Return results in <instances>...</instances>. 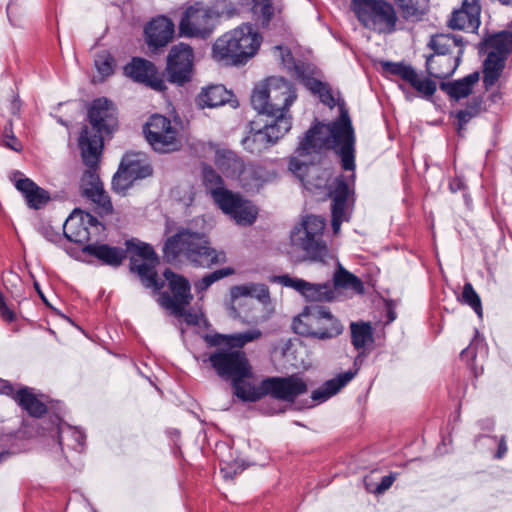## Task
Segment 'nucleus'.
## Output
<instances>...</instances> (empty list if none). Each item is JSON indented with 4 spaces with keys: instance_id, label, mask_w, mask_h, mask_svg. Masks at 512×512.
I'll return each mask as SVG.
<instances>
[{
    "instance_id": "obj_42",
    "label": "nucleus",
    "mask_w": 512,
    "mask_h": 512,
    "mask_svg": "<svg viewBox=\"0 0 512 512\" xmlns=\"http://www.w3.org/2000/svg\"><path fill=\"white\" fill-rule=\"evenodd\" d=\"M382 67L385 72L401 77L406 82L414 79L415 70L410 65L403 63L384 62Z\"/></svg>"
},
{
    "instance_id": "obj_58",
    "label": "nucleus",
    "mask_w": 512,
    "mask_h": 512,
    "mask_svg": "<svg viewBox=\"0 0 512 512\" xmlns=\"http://www.w3.org/2000/svg\"><path fill=\"white\" fill-rule=\"evenodd\" d=\"M308 85H309V88L314 92V93H319L326 85L323 84L322 82L318 81V80H311L308 82Z\"/></svg>"
},
{
    "instance_id": "obj_23",
    "label": "nucleus",
    "mask_w": 512,
    "mask_h": 512,
    "mask_svg": "<svg viewBox=\"0 0 512 512\" xmlns=\"http://www.w3.org/2000/svg\"><path fill=\"white\" fill-rule=\"evenodd\" d=\"M124 72L135 82L145 84L156 91H163L166 88L165 82L158 75L155 65L146 59L133 58L130 63L125 65Z\"/></svg>"
},
{
    "instance_id": "obj_2",
    "label": "nucleus",
    "mask_w": 512,
    "mask_h": 512,
    "mask_svg": "<svg viewBox=\"0 0 512 512\" xmlns=\"http://www.w3.org/2000/svg\"><path fill=\"white\" fill-rule=\"evenodd\" d=\"M262 333L252 329L233 335L216 334L208 337L211 345H226L228 348H219L210 354L208 360L217 375L224 379L249 378L251 367L248 359L240 349L247 343L257 340Z\"/></svg>"
},
{
    "instance_id": "obj_12",
    "label": "nucleus",
    "mask_w": 512,
    "mask_h": 512,
    "mask_svg": "<svg viewBox=\"0 0 512 512\" xmlns=\"http://www.w3.org/2000/svg\"><path fill=\"white\" fill-rule=\"evenodd\" d=\"M145 138L151 148L158 153H171L181 148L179 129L163 115H152L143 128Z\"/></svg>"
},
{
    "instance_id": "obj_13",
    "label": "nucleus",
    "mask_w": 512,
    "mask_h": 512,
    "mask_svg": "<svg viewBox=\"0 0 512 512\" xmlns=\"http://www.w3.org/2000/svg\"><path fill=\"white\" fill-rule=\"evenodd\" d=\"M165 279L168 281L169 289L172 293L162 292L159 296V304L169 310L175 316H182L183 310L190 304L193 296L190 292L189 281L170 269H166L163 273Z\"/></svg>"
},
{
    "instance_id": "obj_26",
    "label": "nucleus",
    "mask_w": 512,
    "mask_h": 512,
    "mask_svg": "<svg viewBox=\"0 0 512 512\" xmlns=\"http://www.w3.org/2000/svg\"><path fill=\"white\" fill-rule=\"evenodd\" d=\"M462 50L455 55L448 53H433L426 57V70L428 74L437 79L450 77L457 69Z\"/></svg>"
},
{
    "instance_id": "obj_35",
    "label": "nucleus",
    "mask_w": 512,
    "mask_h": 512,
    "mask_svg": "<svg viewBox=\"0 0 512 512\" xmlns=\"http://www.w3.org/2000/svg\"><path fill=\"white\" fill-rule=\"evenodd\" d=\"M428 46L434 53L455 55L462 50V39L452 34H436L431 37Z\"/></svg>"
},
{
    "instance_id": "obj_11",
    "label": "nucleus",
    "mask_w": 512,
    "mask_h": 512,
    "mask_svg": "<svg viewBox=\"0 0 512 512\" xmlns=\"http://www.w3.org/2000/svg\"><path fill=\"white\" fill-rule=\"evenodd\" d=\"M487 58L484 61V85L487 89L492 87L499 79L504 69L507 55L512 52V33L502 31L491 35L484 41Z\"/></svg>"
},
{
    "instance_id": "obj_8",
    "label": "nucleus",
    "mask_w": 512,
    "mask_h": 512,
    "mask_svg": "<svg viewBox=\"0 0 512 512\" xmlns=\"http://www.w3.org/2000/svg\"><path fill=\"white\" fill-rule=\"evenodd\" d=\"M351 9L361 25L374 33L388 35L397 30L399 17L386 0H352Z\"/></svg>"
},
{
    "instance_id": "obj_32",
    "label": "nucleus",
    "mask_w": 512,
    "mask_h": 512,
    "mask_svg": "<svg viewBox=\"0 0 512 512\" xmlns=\"http://www.w3.org/2000/svg\"><path fill=\"white\" fill-rule=\"evenodd\" d=\"M273 118L270 123H266L262 128L268 136L270 144H276L292 128V117L290 114L268 115Z\"/></svg>"
},
{
    "instance_id": "obj_62",
    "label": "nucleus",
    "mask_w": 512,
    "mask_h": 512,
    "mask_svg": "<svg viewBox=\"0 0 512 512\" xmlns=\"http://www.w3.org/2000/svg\"><path fill=\"white\" fill-rule=\"evenodd\" d=\"M35 288H36V290H37L38 294L40 295V297L43 299V301H45V302H46V299H45V297H44L43 293L41 292V290H40V288H39V285H38L37 283H35Z\"/></svg>"
},
{
    "instance_id": "obj_51",
    "label": "nucleus",
    "mask_w": 512,
    "mask_h": 512,
    "mask_svg": "<svg viewBox=\"0 0 512 512\" xmlns=\"http://www.w3.org/2000/svg\"><path fill=\"white\" fill-rule=\"evenodd\" d=\"M4 144L6 147L19 152L22 149L21 143L17 140V138L11 133L9 134L7 131L4 135Z\"/></svg>"
},
{
    "instance_id": "obj_36",
    "label": "nucleus",
    "mask_w": 512,
    "mask_h": 512,
    "mask_svg": "<svg viewBox=\"0 0 512 512\" xmlns=\"http://www.w3.org/2000/svg\"><path fill=\"white\" fill-rule=\"evenodd\" d=\"M245 378H235L232 381L234 394L243 401L255 402L267 395L264 389V380L259 386H254L244 380Z\"/></svg>"
},
{
    "instance_id": "obj_28",
    "label": "nucleus",
    "mask_w": 512,
    "mask_h": 512,
    "mask_svg": "<svg viewBox=\"0 0 512 512\" xmlns=\"http://www.w3.org/2000/svg\"><path fill=\"white\" fill-rule=\"evenodd\" d=\"M357 374V370H349L338 374L335 378L327 380L322 386L314 390L311 399L318 403L328 400L346 386Z\"/></svg>"
},
{
    "instance_id": "obj_7",
    "label": "nucleus",
    "mask_w": 512,
    "mask_h": 512,
    "mask_svg": "<svg viewBox=\"0 0 512 512\" xmlns=\"http://www.w3.org/2000/svg\"><path fill=\"white\" fill-rule=\"evenodd\" d=\"M296 98V91L290 82L273 76L254 88L251 104L259 114H289V107Z\"/></svg>"
},
{
    "instance_id": "obj_39",
    "label": "nucleus",
    "mask_w": 512,
    "mask_h": 512,
    "mask_svg": "<svg viewBox=\"0 0 512 512\" xmlns=\"http://www.w3.org/2000/svg\"><path fill=\"white\" fill-rule=\"evenodd\" d=\"M405 20L418 22L422 20L429 7V0H396Z\"/></svg>"
},
{
    "instance_id": "obj_43",
    "label": "nucleus",
    "mask_w": 512,
    "mask_h": 512,
    "mask_svg": "<svg viewBox=\"0 0 512 512\" xmlns=\"http://www.w3.org/2000/svg\"><path fill=\"white\" fill-rule=\"evenodd\" d=\"M134 181L135 179L120 163L119 169L112 179V188L116 193L124 194Z\"/></svg>"
},
{
    "instance_id": "obj_18",
    "label": "nucleus",
    "mask_w": 512,
    "mask_h": 512,
    "mask_svg": "<svg viewBox=\"0 0 512 512\" xmlns=\"http://www.w3.org/2000/svg\"><path fill=\"white\" fill-rule=\"evenodd\" d=\"M136 253L141 260L132 258L131 270L137 273L145 287L159 291L163 287V283L157 279L156 266L159 260L154 249L148 244L141 243L136 246Z\"/></svg>"
},
{
    "instance_id": "obj_21",
    "label": "nucleus",
    "mask_w": 512,
    "mask_h": 512,
    "mask_svg": "<svg viewBox=\"0 0 512 512\" xmlns=\"http://www.w3.org/2000/svg\"><path fill=\"white\" fill-rule=\"evenodd\" d=\"M280 284L293 288L310 302H329L334 298V289L330 283H311L289 275L278 277Z\"/></svg>"
},
{
    "instance_id": "obj_22",
    "label": "nucleus",
    "mask_w": 512,
    "mask_h": 512,
    "mask_svg": "<svg viewBox=\"0 0 512 512\" xmlns=\"http://www.w3.org/2000/svg\"><path fill=\"white\" fill-rule=\"evenodd\" d=\"M328 194L332 199V229L334 234H338L341 224L350 217L349 187L342 176L335 179L334 186L329 189Z\"/></svg>"
},
{
    "instance_id": "obj_33",
    "label": "nucleus",
    "mask_w": 512,
    "mask_h": 512,
    "mask_svg": "<svg viewBox=\"0 0 512 512\" xmlns=\"http://www.w3.org/2000/svg\"><path fill=\"white\" fill-rule=\"evenodd\" d=\"M256 124V121L251 122L249 134L241 141L243 148L252 154H260L272 146L264 128L257 127Z\"/></svg>"
},
{
    "instance_id": "obj_20",
    "label": "nucleus",
    "mask_w": 512,
    "mask_h": 512,
    "mask_svg": "<svg viewBox=\"0 0 512 512\" xmlns=\"http://www.w3.org/2000/svg\"><path fill=\"white\" fill-rule=\"evenodd\" d=\"M267 395L273 398L293 402L296 397L307 391L306 383L298 376L271 377L264 380Z\"/></svg>"
},
{
    "instance_id": "obj_25",
    "label": "nucleus",
    "mask_w": 512,
    "mask_h": 512,
    "mask_svg": "<svg viewBox=\"0 0 512 512\" xmlns=\"http://www.w3.org/2000/svg\"><path fill=\"white\" fill-rule=\"evenodd\" d=\"M481 5L479 0H463L462 6L454 10L449 26L458 30H476L480 25Z\"/></svg>"
},
{
    "instance_id": "obj_64",
    "label": "nucleus",
    "mask_w": 512,
    "mask_h": 512,
    "mask_svg": "<svg viewBox=\"0 0 512 512\" xmlns=\"http://www.w3.org/2000/svg\"><path fill=\"white\" fill-rule=\"evenodd\" d=\"M501 3L505 4V5H509V4H512V0H499Z\"/></svg>"
},
{
    "instance_id": "obj_44",
    "label": "nucleus",
    "mask_w": 512,
    "mask_h": 512,
    "mask_svg": "<svg viewBox=\"0 0 512 512\" xmlns=\"http://www.w3.org/2000/svg\"><path fill=\"white\" fill-rule=\"evenodd\" d=\"M234 273V270L232 268L226 267L222 268L216 271H213L207 275H205L203 278H201L196 284L195 288L198 291H205L208 289L214 282L223 279L224 277H227L229 275H232Z\"/></svg>"
},
{
    "instance_id": "obj_6",
    "label": "nucleus",
    "mask_w": 512,
    "mask_h": 512,
    "mask_svg": "<svg viewBox=\"0 0 512 512\" xmlns=\"http://www.w3.org/2000/svg\"><path fill=\"white\" fill-rule=\"evenodd\" d=\"M260 43V35L251 25L244 24L216 40L213 57L229 64L244 63L257 52Z\"/></svg>"
},
{
    "instance_id": "obj_49",
    "label": "nucleus",
    "mask_w": 512,
    "mask_h": 512,
    "mask_svg": "<svg viewBox=\"0 0 512 512\" xmlns=\"http://www.w3.org/2000/svg\"><path fill=\"white\" fill-rule=\"evenodd\" d=\"M95 66L101 75L108 76L113 72V58L107 53L99 54L95 58Z\"/></svg>"
},
{
    "instance_id": "obj_41",
    "label": "nucleus",
    "mask_w": 512,
    "mask_h": 512,
    "mask_svg": "<svg viewBox=\"0 0 512 512\" xmlns=\"http://www.w3.org/2000/svg\"><path fill=\"white\" fill-rule=\"evenodd\" d=\"M333 280L335 287L352 289L353 291L358 293H361L363 291V284L361 280L352 273L342 268L341 266H339V269L334 274Z\"/></svg>"
},
{
    "instance_id": "obj_59",
    "label": "nucleus",
    "mask_w": 512,
    "mask_h": 512,
    "mask_svg": "<svg viewBox=\"0 0 512 512\" xmlns=\"http://www.w3.org/2000/svg\"><path fill=\"white\" fill-rule=\"evenodd\" d=\"M181 317H184L185 321L188 324H197L198 323V317L196 314L191 312H185V309L183 310V315Z\"/></svg>"
},
{
    "instance_id": "obj_50",
    "label": "nucleus",
    "mask_w": 512,
    "mask_h": 512,
    "mask_svg": "<svg viewBox=\"0 0 512 512\" xmlns=\"http://www.w3.org/2000/svg\"><path fill=\"white\" fill-rule=\"evenodd\" d=\"M457 118V132L459 136H463V130L465 129V125L473 118V114H469L464 110H460L456 114Z\"/></svg>"
},
{
    "instance_id": "obj_10",
    "label": "nucleus",
    "mask_w": 512,
    "mask_h": 512,
    "mask_svg": "<svg viewBox=\"0 0 512 512\" xmlns=\"http://www.w3.org/2000/svg\"><path fill=\"white\" fill-rule=\"evenodd\" d=\"M293 329L303 336L329 339L341 334L342 325L327 308L310 306L294 319Z\"/></svg>"
},
{
    "instance_id": "obj_52",
    "label": "nucleus",
    "mask_w": 512,
    "mask_h": 512,
    "mask_svg": "<svg viewBox=\"0 0 512 512\" xmlns=\"http://www.w3.org/2000/svg\"><path fill=\"white\" fill-rule=\"evenodd\" d=\"M395 480V476L390 474V475H387V476H384L382 479H381V482L379 483V485L376 487L375 489V493L377 494H382L384 493L386 490H388L393 482Z\"/></svg>"
},
{
    "instance_id": "obj_55",
    "label": "nucleus",
    "mask_w": 512,
    "mask_h": 512,
    "mask_svg": "<svg viewBox=\"0 0 512 512\" xmlns=\"http://www.w3.org/2000/svg\"><path fill=\"white\" fill-rule=\"evenodd\" d=\"M0 315L8 322L14 320V313L8 308L4 301L3 295L0 293Z\"/></svg>"
},
{
    "instance_id": "obj_46",
    "label": "nucleus",
    "mask_w": 512,
    "mask_h": 512,
    "mask_svg": "<svg viewBox=\"0 0 512 512\" xmlns=\"http://www.w3.org/2000/svg\"><path fill=\"white\" fill-rule=\"evenodd\" d=\"M252 10L261 18L263 24H268L273 15V7L269 0H253Z\"/></svg>"
},
{
    "instance_id": "obj_1",
    "label": "nucleus",
    "mask_w": 512,
    "mask_h": 512,
    "mask_svg": "<svg viewBox=\"0 0 512 512\" xmlns=\"http://www.w3.org/2000/svg\"><path fill=\"white\" fill-rule=\"evenodd\" d=\"M355 133L344 107H340L339 117L330 123L316 122L299 141L295 155L290 157L289 171L301 180L309 191L328 187L330 173L313 162L328 150H333L341 158L344 170L355 169Z\"/></svg>"
},
{
    "instance_id": "obj_27",
    "label": "nucleus",
    "mask_w": 512,
    "mask_h": 512,
    "mask_svg": "<svg viewBox=\"0 0 512 512\" xmlns=\"http://www.w3.org/2000/svg\"><path fill=\"white\" fill-rule=\"evenodd\" d=\"M145 35L150 47L166 46L173 38L174 23L165 16H159L145 27Z\"/></svg>"
},
{
    "instance_id": "obj_54",
    "label": "nucleus",
    "mask_w": 512,
    "mask_h": 512,
    "mask_svg": "<svg viewBox=\"0 0 512 512\" xmlns=\"http://www.w3.org/2000/svg\"><path fill=\"white\" fill-rule=\"evenodd\" d=\"M220 471L225 479H233L238 473L243 471V468L238 464H236L235 468L227 464Z\"/></svg>"
},
{
    "instance_id": "obj_15",
    "label": "nucleus",
    "mask_w": 512,
    "mask_h": 512,
    "mask_svg": "<svg viewBox=\"0 0 512 512\" xmlns=\"http://www.w3.org/2000/svg\"><path fill=\"white\" fill-rule=\"evenodd\" d=\"M215 18V13L209 8L199 5L190 6L179 23L180 35L206 38L214 30Z\"/></svg>"
},
{
    "instance_id": "obj_40",
    "label": "nucleus",
    "mask_w": 512,
    "mask_h": 512,
    "mask_svg": "<svg viewBox=\"0 0 512 512\" xmlns=\"http://www.w3.org/2000/svg\"><path fill=\"white\" fill-rule=\"evenodd\" d=\"M353 346L359 350L373 342L372 327L369 323H355L350 325Z\"/></svg>"
},
{
    "instance_id": "obj_19",
    "label": "nucleus",
    "mask_w": 512,
    "mask_h": 512,
    "mask_svg": "<svg viewBox=\"0 0 512 512\" xmlns=\"http://www.w3.org/2000/svg\"><path fill=\"white\" fill-rule=\"evenodd\" d=\"M217 168L228 178L239 179L242 186L250 185L249 178L253 177V166H246L241 157L229 149H218L214 158Z\"/></svg>"
},
{
    "instance_id": "obj_29",
    "label": "nucleus",
    "mask_w": 512,
    "mask_h": 512,
    "mask_svg": "<svg viewBox=\"0 0 512 512\" xmlns=\"http://www.w3.org/2000/svg\"><path fill=\"white\" fill-rule=\"evenodd\" d=\"M83 252L96 257L102 263L110 266H119L126 258V252L119 247H111L106 244H88Z\"/></svg>"
},
{
    "instance_id": "obj_5",
    "label": "nucleus",
    "mask_w": 512,
    "mask_h": 512,
    "mask_svg": "<svg viewBox=\"0 0 512 512\" xmlns=\"http://www.w3.org/2000/svg\"><path fill=\"white\" fill-rule=\"evenodd\" d=\"M202 176L204 185L210 191L213 200L225 214L242 226L255 222L258 213L256 207L238 193L224 188L221 176L212 167L205 165Z\"/></svg>"
},
{
    "instance_id": "obj_4",
    "label": "nucleus",
    "mask_w": 512,
    "mask_h": 512,
    "mask_svg": "<svg viewBox=\"0 0 512 512\" xmlns=\"http://www.w3.org/2000/svg\"><path fill=\"white\" fill-rule=\"evenodd\" d=\"M78 145L81 157L88 169L81 177V190L83 195L93 201L104 213L112 211V203L105 192L103 184L97 174L103 142L99 135H91L87 128L82 129Z\"/></svg>"
},
{
    "instance_id": "obj_16",
    "label": "nucleus",
    "mask_w": 512,
    "mask_h": 512,
    "mask_svg": "<svg viewBox=\"0 0 512 512\" xmlns=\"http://www.w3.org/2000/svg\"><path fill=\"white\" fill-rule=\"evenodd\" d=\"M192 69V48L184 43L173 46L167 59L166 71L168 80L172 83L183 85L191 79Z\"/></svg>"
},
{
    "instance_id": "obj_47",
    "label": "nucleus",
    "mask_w": 512,
    "mask_h": 512,
    "mask_svg": "<svg viewBox=\"0 0 512 512\" xmlns=\"http://www.w3.org/2000/svg\"><path fill=\"white\" fill-rule=\"evenodd\" d=\"M409 84L417 90L419 93L430 97L436 91V83L430 79H421L418 74L415 72L414 79L409 82Z\"/></svg>"
},
{
    "instance_id": "obj_9",
    "label": "nucleus",
    "mask_w": 512,
    "mask_h": 512,
    "mask_svg": "<svg viewBox=\"0 0 512 512\" xmlns=\"http://www.w3.org/2000/svg\"><path fill=\"white\" fill-rule=\"evenodd\" d=\"M325 225L324 218L320 216L305 217L291 232V246L303 251L309 259L324 262L329 256V250L323 241Z\"/></svg>"
},
{
    "instance_id": "obj_30",
    "label": "nucleus",
    "mask_w": 512,
    "mask_h": 512,
    "mask_svg": "<svg viewBox=\"0 0 512 512\" xmlns=\"http://www.w3.org/2000/svg\"><path fill=\"white\" fill-rule=\"evenodd\" d=\"M121 164L135 180L152 174L151 165L143 153H128L123 157Z\"/></svg>"
},
{
    "instance_id": "obj_45",
    "label": "nucleus",
    "mask_w": 512,
    "mask_h": 512,
    "mask_svg": "<svg viewBox=\"0 0 512 512\" xmlns=\"http://www.w3.org/2000/svg\"><path fill=\"white\" fill-rule=\"evenodd\" d=\"M462 300L469 305L479 316L482 315V305L479 295L474 290L471 283H466L463 287Z\"/></svg>"
},
{
    "instance_id": "obj_48",
    "label": "nucleus",
    "mask_w": 512,
    "mask_h": 512,
    "mask_svg": "<svg viewBox=\"0 0 512 512\" xmlns=\"http://www.w3.org/2000/svg\"><path fill=\"white\" fill-rule=\"evenodd\" d=\"M68 437H72L78 446H82L84 444L85 435L83 432L72 427L60 428L58 433L59 444L62 445Z\"/></svg>"
},
{
    "instance_id": "obj_38",
    "label": "nucleus",
    "mask_w": 512,
    "mask_h": 512,
    "mask_svg": "<svg viewBox=\"0 0 512 512\" xmlns=\"http://www.w3.org/2000/svg\"><path fill=\"white\" fill-rule=\"evenodd\" d=\"M15 401L33 417H41L46 412V406L28 389H19L15 396Z\"/></svg>"
},
{
    "instance_id": "obj_34",
    "label": "nucleus",
    "mask_w": 512,
    "mask_h": 512,
    "mask_svg": "<svg viewBox=\"0 0 512 512\" xmlns=\"http://www.w3.org/2000/svg\"><path fill=\"white\" fill-rule=\"evenodd\" d=\"M230 97L231 93L223 85H213L202 90L197 97V103L201 108H214L228 102Z\"/></svg>"
},
{
    "instance_id": "obj_57",
    "label": "nucleus",
    "mask_w": 512,
    "mask_h": 512,
    "mask_svg": "<svg viewBox=\"0 0 512 512\" xmlns=\"http://www.w3.org/2000/svg\"><path fill=\"white\" fill-rule=\"evenodd\" d=\"M480 101H474L471 105L467 106L464 111L468 112L469 114H473V118L478 115L480 111Z\"/></svg>"
},
{
    "instance_id": "obj_60",
    "label": "nucleus",
    "mask_w": 512,
    "mask_h": 512,
    "mask_svg": "<svg viewBox=\"0 0 512 512\" xmlns=\"http://www.w3.org/2000/svg\"><path fill=\"white\" fill-rule=\"evenodd\" d=\"M506 452H507V445L505 443L504 438H502L500 443H499V447H498V450H497V453H496V457L500 459V458H502L505 455Z\"/></svg>"
},
{
    "instance_id": "obj_17",
    "label": "nucleus",
    "mask_w": 512,
    "mask_h": 512,
    "mask_svg": "<svg viewBox=\"0 0 512 512\" xmlns=\"http://www.w3.org/2000/svg\"><path fill=\"white\" fill-rule=\"evenodd\" d=\"M88 117L92 129L85 126L91 135H99L103 140V134L112 133L118 125L116 108L113 103L106 98L95 99L88 111Z\"/></svg>"
},
{
    "instance_id": "obj_31",
    "label": "nucleus",
    "mask_w": 512,
    "mask_h": 512,
    "mask_svg": "<svg viewBox=\"0 0 512 512\" xmlns=\"http://www.w3.org/2000/svg\"><path fill=\"white\" fill-rule=\"evenodd\" d=\"M479 78V72H473L462 79L442 83L441 89L444 90L451 98L459 100L471 94L472 87L479 81Z\"/></svg>"
},
{
    "instance_id": "obj_56",
    "label": "nucleus",
    "mask_w": 512,
    "mask_h": 512,
    "mask_svg": "<svg viewBox=\"0 0 512 512\" xmlns=\"http://www.w3.org/2000/svg\"><path fill=\"white\" fill-rule=\"evenodd\" d=\"M0 393L12 396L13 398L16 394L11 383L3 379H0Z\"/></svg>"
},
{
    "instance_id": "obj_37",
    "label": "nucleus",
    "mask_w": 512,
    "mask_h": 512,
    "mask_svg": "<svg viewBox=\"0 0 512 512\" xmlns=\"http://www.w3.org/2000/svg\"><path fill=\"white\" fill-rule=\"evenodd\" d=\"M230 295L233 300L249 296L264 304H266L270 299L268 287L265 284L260 283L233 286L230 290Z\"/></svg>"
},
{
    "instance_id": "obj_3",
    "label": "nucleus",
    "mask_w": 512,
    "mask_h": 512,
    "mask_svg": "<svg viewBox=\"0 0 512 512\" xmlns=\"http://www.w3.org/2000/svg\"><path fill=\"white\" fill-rule=\"evenodd\" d=\"M164 257L174 262L184 257L194 266L209 268L226 262V254L210 245L208 237L190 228H182L169 237L163 248Z\"/></svg>"
},
{
    "instance_id": "obj_24",
    "label": "nucleus",
    "mask_w": 512,
    "mask_h": 512,
    "mask_svg": "<svg viewBox=\"0 0 512 512\" xmlns=\"http://www.w3.org/2000/svg\"><path fill=\"white\" fill-rule=\"evenodd\" d=\"M10 180L13 182L15 188L23 195L29 208L39 210L50 201L48 191L38 186L22 172L14 171L10 176Z\"/></svg>"
},
{
    "instance_id": "obj_63",
    "label": "nucleus",
    "mask_w": 512,
    "mask_h": 512,
    "mask_svg": "<svg viewBox=\"0 0 512 512\" xmlns=\"http://www.w3.org/2000/svg\"><path fill=\"white\" fill-rule=\"evenodd\" d=\"M11 9H12V5L9 4L8 7H7V14H8V17L11 19Z\"/></svg>"
},
{
    "instance_id": "obj_14",
    "label": "nucleus",
    "mask_w": 512,
    "mask_h": 512,
    "mask_svg": "<svg viewBox=\"0 0 512 512\" xmlns=\"http://www.w3.org/2000/svg\"><path fill=\"white\" fill-rule=\"evenodd\" d=\"M104 226L93 215L75 209L63 225L65 237L74 243L84 244L97 236Z\"/></svg>"
},
{
    "instance_id": "obj_61",
    "label": "nucleus",
    "mask_w": 512,
    "mask_h": 512,
    "mask_svg": "<svg viewBox=\"0 0 512 512\" xmlns=\"http://www.w3.org/2000/svg\"><path fill=\"white\" fill-rule=\"evenodd\" d=\"M276 48L281 51L283 63L288 64L289 61L292 59L290 51L283 50L281 47H276Z\"/></svg>"
},
{
    "instance_id": "obj_53",
    "label": "nucleus",
    "mask_w": 512,
    "mask_h": 512,
    "mask_svg": "<svg viewBox=\"0 0 512 512\" xmlns=\"http://www.w3.org/2000/svg\"><path fill=\"white\" fill-rule=\"evenodd\" d=\"M321 101L328 105L330 108L334 107L336 102H335V99L331 93V91L329 90V88L327 86H325L319 93H318Z\"/></svg>"
}]
</instances>
